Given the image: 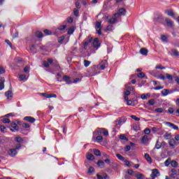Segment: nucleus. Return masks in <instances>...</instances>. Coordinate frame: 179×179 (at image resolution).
I'll list each match as a JSON object with an SVG mask.
<instances>
[{"label": "nucleus", "instance_id": "obj_3", "mask_svg": "<svg viewBox=\"0 0 179 179\" xmlns=\"http://www.w3.org/2000/svg\"><path fill=\"white\" fill-rule=\"evenodd\" d=\"M159 176H160V172L159 171V170L156 169L152 170V173L150 175V177L152 179H155Z\"/></svg>", "mask_w": 179, "mask_h": 179}, {"label": "nucleus", "instance_id": "obj_13", "mask_svg": "<svg viewBox=\"0 0 179 179\" xmlns=\"http://www.w3.org/2000/svg\"><path fill=\"white\" fill-rule=\"evenodd\" d=\"M166 125H169V127H170V128H172L173 129H175L176 131L178 130V126L169 122H165Z\"/></svg>", "mask_w": 179, "mask_h": 179}, {"label": "nucleus", "instance_id": "obj_20", "mask_svg": "<svg viewBox=\"0 0 179 179\" xmlns=\"http://www.w3.org/2000/svg\"><path fill=\"white\" fill-rule=\"evenodd\" d=\"M35 36L38 38H43L44 37V36L43 35V33L40 31H36V33H35Z\"/></svg>", "mask_w": 179, "mask_h": 179}, {"label": "nucleus", "instance_id": "obj_46", "mask_svg": "<svg viewBox=\"0 0 179 179\" xmlns=\"http://www.w3.org/2000/svg\"><path fill=\"white\" fill-rule=\"evenodd\" d=\"M43 33H45L46 36H50V34H52V33L51 32V31H50V30H48V29H45V30H43Z\"/></svg>", "mask_w": 179, "mask_h": 179}, {"label": "nucleus", "instance_id": "obj_38", "mask_svg": "<svg viewBox=\"0 0 179 179\" xmlns=\"http://www.w3.org/2000/svg\"><path fill=\"white\" fill-rule=\"evenodd\" d=\"M164 138L166 140L168 139H171V133H166L164 135Z\"/></svg>", "mask_w": 179, "mask_h": 179}, {"label": "nucleus", "instance_id": "obj_30", "mask_svg": "<svg viewBox=\"0 0 179 179\" xmlns=\"http://www.w3.org/2000/svg\"><path fill=\"white\" fill-rule=\"evenodd\" d=\"M171 163V159L168 158V159L164 162V165H165L166 167H169V166H170Z\"/></svg>", "mask_w": 179, "mask_h": 179}, {"label": "nucleus", "instance_id": "obj_16", "mask_svg": "<svg viewBox=\"0 0 179 179\" xmlns=\"http://www.w3.org/2000/svg\"><path fill=\"white\" fill-rule=\"evenodd\" d=\"M165 13H166L168 16H171V17H174L175 16L174 11H173V10H165Z\"/></svg>", "mask_w": 179, "mask_h": 179}, {"label": "nucleus", "instance_id": "obj_50", "mask_svg": "<svg viewBox=\"0 0 179 179\" xmlns=\"http://www.w3.org/2000/svg\"><path fill=\"white\" fill-rule=\"evenodd\" d=\"M96 29H101V22H96Z\"/></svg>", "mask_w": 179, "mask_h": 179}, {"label": "nucleus", "instance_id": "obj_57", "mask_svg": "<svg viewBox=\"0 0 179 179\" xmlns=\"http://www.w3.org/2000/svg\"><path fill=\"white\" fill-rule=\"evenodd\" d=\"M113 29H114V27L113 25H108L106 27V30L108 31H113Z\"/></svg>", "mask_w": 179, "mask_h": 179}, {"label": "nucleus", "instance_id": "obj_63", "mask_svg": "<svg viewBox=\"0 0 179 179\" xmlns=\"http://www.w3.org/2000/svg\"><path fill=\"white\" fill-rule=\"evenodd\" d=\"M131 118L135 121H141V118L136 117L135 115H131Z\"/></svg>", "mask_w": 179, "mask_h": 179}, {"label": "nucleus", "instance_id": "obj_54", "mask_svg": "<svg viewBox=\"0 0 179 179\" xmlns=\"http://www.w3.org/2000/svg\"><path fill=\"white\" fill-rule=\"evenodd\" d=\"M29 71H30V67L29 66H26L24 68V72H25L26 73H29Z\"/></svg>", "mask_w": 179, "mask_h": 179}, {"label": "nucleus", "instance_id": "obj_24", "mask_svg": "<svg viewBox=\"0 0 179 179\" xmlns=\"http://www.w3.org/2000/svg\"><path fill=\"white\" fill-rule=\"evenodd\" d=\"M133 129L136 131V132H138V131L141 130V127H139L138 124H135L133 125Z\"/></svg>", "mask_w": 179, "mask_h": 179}, {"label": "nucleus", "instance_id": "obj_28", "mask_svg": "<svg viewBox=\"0 0 179 179\" xmlns=\"http://www.w3.org/2000/svg\"><path fill=\"white\" fill-rule=\"evenodd\" d=\"M170 93V91L167 89H164L162 91V96H167Z\"/></svg>", "mask_w": 179, "mask_h": 179}, {"label": "nucleus", "instance_id": "obj_51", "mask_svg": "<svg viewBox=\"0 0 179 179\" xmlns=\"http://www.w3.org/2000/svg\"><path fill=\"white\" fill-rule=\"evenodd\" d=\"M2 122H3V124H9V122H10V120L8 118H3L2 120Z\"/></svg>", "mask_w": 179, "mask_h": 179}, {"label": "nucleus", "instance_id": "obj_47", "mask_svg": "<svg viewBox=\"0 0 179 179\" xmlns=\"http://www.w3.org/2000/svg\"><path fill=\"white\" fill-rule=\"evenodd\" d=\"M75 31V29H73V28H70L68 31H67V34L70 35L71 34H73V32Z\"/></svg>", "mask_w": 179, "mask_h": 179}, {"label": "nucleus", "instance_id": "obj_6", "mask_svg": "<svg viewBox=\"0 0 179 179\" xmlns=\"http://www.w3.org/2000/svg\"><path fill=\"white\" fill-rule=\"evenodd\" d=\"M92 47H94V48H96V50L99 49V48L100 47V42L99 41V38H96L94 39L92 42Z\"/></svg>", "mask_w": 179, "mask_h": 179}, {"label": "nucleus", "instance_id": "obj_8", "mask_svg": "<svg viewBox=\"0 0 179 179\" xmlns=\"http://www.w3.org/2000/svg\"><path fill=\"white\" fill-rule=\"evenodd\" d=\"M24 121H27V122H30L31 124H33L36 122V118L31 116H26L24 117Z\"/></svg>", "mask_w": 179, "mask_h": 179}, {"label": "nucleus", "instance_id": "obj_17", "mask_svg": "<svg viewBox=\"0 0 179 179\" xmlns=\"http://www.w3.org/2000/svg\"><path fill=\"white\" fill-rule=\"evenodd\" d=\"M10 127H11V128H13V129H15V131H19V126H17V124L16 123H15V122H10Z\"/></svg>", "mask_w": 179, "mask_h": 179}, {"label": "nucleus", "instance_id": "obj_12", "mask_svg": "<svg viewBox=\"0 0 179 179\" xmlns=\"http://www.w3.org/2000/svg\"><path fill=\"white\" fill-rule=\"evenodd\" d=\"M118 17L114 16L111 18H110L109 20H108V23H109V24H114L115 23H117Z\"/></svg>", "mask_w": 179, "mask_h": 179}, {"label": "nucleus", "instance_id": "obj_27", "mask_svg": "<svg viewBox=\"0 0 179 179\" xmlns=\"http://www.w3.org/2000/svg\"><path fill=\"white\" fill-rule=\"evenodd\" d=\"M136 178L137 179H144L145 178V176L142 173H138L135 175Z\"/></svg>", "mask_w": 179, "mask_h": 179}, {"label": "nucleus", "instance_id": "obj_11", "mask_svg": "<svg viewBox=\"0 0 179 179\" xmlns=\"http://www.w3.org/2000/svg\"><path fill=\"white\" fill-rule=\"evenodd\" d=\"M63 81L66 82V85H71V83H73L72 80H71V77L68 76L63 77Z\"/></svg>", "mask_w": 179, "mask_h": 179}, {"label": "nucleus", "instance_id": "obj_26", "mask_svg": "<svg viewBox=\"0 0 179 179\" xmlns=\"http://www.w3.org/2000/svg\"><path fill=\"white\" fill-rule=\"evenodd\" d=\"M35 50H38V45L36 46L35 45H31L30 51H32V52H34L36 51Z\"/></svg>", "mask_w": 179, "mask_h": 179}, {"label": "nucleus", "instance_id": "obj_21", "mask_svg": "<svg viewBox=\"0 0 179 179\" xmlns=\"http://www.w3.org/2000/svg\"><path fill=\"white\" fill-rule=\"evenodd\" d=\"M175 145H177V141H176V140H174L173 138H171L169 141V146H171V148H174Z\"/></svg>", "mask_w": 179, "mask_h": 179}, {"label": "nucleus", "instance_id": "obj_59", "mask_svg": "<svg viewBox=\"0 0 179 179\" xmlns=\"http://www.w3.org/2000/svg\"><path fill=\"white\" fill-rule=\"evenodd\" d=\"M161 148H162V145L160 143H159V141H157L155 144V149H160Z\"/></svg>", "mask_w": 179, "mask_h": 179}, {"label": "nucleus", "instance_id": "obj_19", "mask_svg": "<svg viewBox=\"0 0 179 179\" xmlns=\"http://www.w3.org/2000/svg\"><path fill=\"white\" fill-rule=\"evenodd\" d=\"M98 167H100V169H104V166H106V164H104V162L102 160H99L97 162Z\"/></svg>", "mask_w": 179, "mask_h": 179}, {"label": "nucleus", "instance_id": "obj_7", "mask_svg": "<svg viewBox=\"0 0 179 179\" xmlns=\"http://www.w3.org/2000/svg\"><path fill=\"white\" fill-rule=\"evenodd\" d=\"M8 153L9 156H10L11 157H15V156H16V155H17V150L15 148L10 149L8 151Z\"/></svg>", "mask_w": 179, "mask_h": 179}, {"label": "nucleus", "instance_id": "obj_53", "mask_svg": "<svg viewBox=\"0 0 179 179\" xmlns=\"http://www.w3.org/2000/svg\"><path fill=\"white\" fill-rule=\"evenodd\" d=\"M73 13H74V16H79V10L74 8L73 9Z\"/></svg>", "mask_w": 179, "mask_h": 179}, {"label": "nucleus", "instance_id": "obj_45", "mask_svg": "<svg viewBox=\"0 0 179 179\" xmlns=\"http://www.w3.org/2000/svg\"><path fill=\"white\" fill-rule=\"evenodd\" d=\"M90 64H91L90 61L84 60V66H85V68H87V66L90 65Z\"/></svg>", "mask_w": 179, "mask_h": 179}, {"label": "nucleus", "instance_id": "obj_52", "mask_svg": "<svg viewBox=\"0 0 179 179\" xmlns=\"http://www.w3.org/2000/svg\"><path fill=\"white\" fill-rule=\"evenodd\" d=\"M92 173H94V168L93 166H90L88 169V173L92 174Z\"/></svg>", "mask_w": 179, "mask_h": 179}, {"label": "nucleus", "instance_id": "obj_55", "mask_svg": "<svg viewBox=\"0 0 179 179\" xmlns=\"http://www.w3.org/2000/svg\"><path fill=\"white\" fill-rule=\"evenodd\" d=\"M138 78H145V73L141 72L137 74Z\"/></svg>", "mask_w": 179, "mask_h": 179}, {"label": "nucleus", "instance_id": "obj_58", "mask_svg": "<svg viewBox=\"0 0 179 179\" xmlns=\"http://www.w3.org/2000/svg\"><path fill=\"white\" fill-rule=\"evenodd\" d=\"M0 131L1 132H5V131H6V127L5 126L0 125Z\"/></svg>", "mask_w": 179, "mask_h": 179}, {"label": "nucleus", "instance_id": "obj_37", "mask_svg": "<svg viewBox=\"0 0 179 179\" xmlns=\"http://www.w3.org/2000/svg\"><path fill=\"white\" fill-rule=\"evenodd\" d=\"M116 157H117L119 160H121V162H124L125 160V158L120 154H116Z\"/></svg>", "mask_w": 179, "mask_h": 179}, {"label": "nucleus", "instance_id": "obj_43", "mask_svg": "<svg viewBox=\"0 0 179 179\" xmlns=\"http://www.w3.org/2000/svg\"><path fill=\"white\" fill-rule=\"evenodd\" d=\"M166 79H168L171 82H173V76H171V75H170L169 73H166Z\"/></svg>", "mask_w": 179, "mask_h": 179}, {"label": "nucleus", "instance_id": "obj_31", "mask_svg": "<svg viewBox=\"0 0 179 179\" xmlns=\"http://www.w3.org/2000/svg\"><path fill=\"white\" fill-rule=\"evenodd\" d=\"M171 52L174 57H179V52L176 49H172Z\"/></svg>", "mask_w": 179, "mask_h": 179}, {"label": "nucleus", "instance_id": "obj_9", "mask_svg": "<svg viewBox=\"0 0 179 179\" xmlns=\"http://www.w3.org/2000/svg\"><path fill=\"white\" fill-rule=\"evenodd\" d=\"M165 22H166V26H168V27H171V29H172V27H174V22H173V20H171V19L166 18Z\"/></svg>", "mask_w": 179, "mask_h": 179}, {"label": "nucleus", "instance_id": "obj_41", "mask_svg": "<svg viewBox=\"0 0 179 179\" xmlns=\"http://www.w3.org/2000/svg\"><path fill=\"white\" fill-rule=\"evenodd\" d=\"M41 96H43V97H45L46 99H51V97H52V94H48L45 93H42Z\"/></svg>", "mask_w": 179, "mask_h": 179}, {"label": "nucleus", "instance_id": "obj_2", "mask_svg": "<svg viewBox=\"0 0 179 179\" xmlns=\"http://www.w3.org/2000/svg\"><path fill=\"white\" fill-rule=\"evenodd\" d=\"M127 10H125V8H121L118 10V12L115 13L113 15V16H115V17H120V16H124L125 13H126Z\"/></svg>", "mask_w": 179, "mask_h": 179}, {"label": "nucleus", "instance_id": "obj_36", "mask_svg": "<svg viewBox=\"0 0 179 179\" xmlns=\"http://www.w3.org/2000/svg\"><path fill=\"white\" fill-rule=\"evenodd\" d=\"M19 78L20 80H27V76L24 74H21Z\"/></svg>", "mask_w": 179, "mask_h": 179}, {"label": "nucleus", "instance_id": "obj_32", "mask_svg": "<svg viewBox=\"0 0 179 179\" xmlns=\"http://www.w3.org/2000/svg\"><path fill=\"white\" fill-rule=\"evenodd\" d=\"M171 166L172 167H178V163L177 162V161H171Z\"/></svg>", "mask_w": 179, "mask_h": 179}, {"label": "nucleus", "instance_id": "obj_35", "mask_svg": "<svg viewBox=\"0 0 179 179\" xmlns=\"http://www.w3.org/2000/svg\"><path fill=\"white\" fill-rule=\"evenodd\" d=\"M155 112H156V113H167V110H164L163 108H156V109H155Z\"/></svg>", "mask_w": 179, "mask_h": 179}, {"label": "nucleus", "instance_id": "obj_61", "mask_svg": "<svg viewBox=\"0 0 179 179\" xmlns=\"http://www.w3.org/2000/svg\"><path fill=\"white\" fill-rule=\"evenodd\" d=\"M96 141L97 142H103V136H96Z\"/></svg>", "mask_w": 179, "mask_h": 179}, {"label": "nucleus", "instance_id": "obj_1", "mask_svg": "<svg viewBox=\"0 0 179 179\" xmlns=\"http://www.w3.org/2000/svg\"><path fill=\"white\" fill-rule=\"evenodd\" d=\"M50 64L54 65V66H58V62H57V61L52 59L48 58V62L47 61L42 62V65H43L45 68H50Z\"/></svg>", "mask_w": 179, "mask_h": 179}, {"label": "nucleus", "instance_id": "obj_42", "mask_svg": "<svg viewBox=\"0 0 179 179\" xmlns=\"http://www.w3.org/2000/svg\"><path fill=\"white\" fill-rule=\"evenodd\" d=\"M21 127H22V128H30V124L23 122L21 124Z\"/></svg>", "mask_w": 179, "mask_h": 179}, {"label": "nucleus", "instance_id": "obj_56", "mask_svg": "<svg viewBox=\"0 0 179 179\" xmlns=\"http://www.w3.org/2000/svg\"><path fill=\"white\" fill-rule=\"evenodd\" d=\"M120 139L122 141H128V138L124 136V134H122L120 136Z\"/></svg>", "mask_w": 179, "mask_h": 179}, {"label": "nucleus", "instance_id": "obj_25", "mask_svg": "<svg viewBox=\"0 0 179 179\" xmlns=\"http://www.w3.org/2000/svg\"><path fill=\"white\" fill-rule=\"evenodd\" d=\"M96 177H97L98 179H107V178H108V176L106 173L103 174V176H101L99 174H96Z\"/></svg>", "mask_w": 179, "mask_h": 179}, {"label": "nucleus", "instance_id": "obj_60", "mask_svg": "<svg viewBox=\"0 0 179 179\" xmlns=\"http://www.w3.org/2000/svg\"><path fill=\"white\" fill-rule=\"evenodd\" d=\"M15 149L17 150H20V149H22V144L20 143L17 144Z\"/></svg>", "mask_w": 179, "mask_h": 179}, {"label": "nucleus", "instance_id": "obj_64", "mask_svg": "<svg viewBox=\"0 0 179 179\" xmlns=\"http://www.w3.org/2000/svg\"><path fill=\"white\" fill-rule=\"evenodd\" d=\"M131 150V146L130 145H127L124 148V152H129Z\"/></svg>", "mask_w": 179, "mask_h": 179}, {"label": "nucleus", "instance_id": "obj_14", "mask_svg": "<svg viewBox=\"0 0 179 179\" xmlns=\"http://www.w3.org/2000/svg\"><path fill=\"white\" fill-rule=\"evenodd\" d=\"M5 96L8 100H10L13 97V94L10 90H8L5 92Z\"/></svg>", "mask_w": 179, "mask_h": 179}, {"label": "nucleus", "instance_id": "obj_40", "mask_svg": "<svg viewBox=\"0 0 179 179\" xmlns=\"http://www.w3.org/2000/svg\"><path fill=\"white\" fill-rule=\"evenodd\" d=\"M66 29V25H61L57 28V30H59L60 31H64Z\"/></svg>", "mask_w": 179, "mask_h": 179}, {"label": "nucleus", "instance_id": "obj_34", "mask_svg": "<svg viewBox=\"0 0 179 179\" xmlns=\"http://www.w3.org/2000/svg\"><path fill=\"white\" fill-rule=\"evenodd\" d=\"M15 141L18 143H22L23 142V138H22V137L17 136V137H15Z\"/></svg>", "mask_w": 179, "mask_h": 179}, {"label": "nucleus", "instance_id": "obj_48", "mask_svg": "<svg viewBox=\"0 0 179 179\" xmlns=\"http://www.w3.org/2000/svg\"><path fill=\"white\" fill-rule=\"evenodd\" d=\"M64 40H65V36H60L58 41L60 43V44H62L64 43Z\"/></svg>", "mask_w": 179, "mask_h": 179}, {"label": "nucleus", "instance_id": "obj_22", "mask_svg": "<svg viewBox=\"0 0 179 179\" xmlns=\"http://www.w3.org/2000/svg\"><path fill=\"white\" fill-rule=\"evenodd\" d=\"M131 85V83H129L127 85H126V89H127L130 92H135V88L132 86H129Z\"/></svg>", "mask_w": 179, "mask_h": 179}, {"label": "nucleus", "instance_id": "obj_39", "mask_svg": "<svg viewBox=\"0 0 179 179\" xmlns=\"http://www.w3.org/2000/svg\"><path fill=\"white\" fill-rule=\"evenodd\" d=\"M87 160H94V155H93L92 154H88L87 155Z\"/></svg>", "mask_w": 179, "mask_h": 179}, {"label": "nucleus", "instance_id": "obj_29", "mask_svg": "<svg viewBox=\"0 0 179 179\" xmlns=\"http://www.w3.org/2000/svg\"><path fill=\"white\" fill-rule=\"evenodd\" d=\"M148 97L149 99V97H150V94H141L142 100H148Z\"/></svg>", "mask_w": 179, "mask_h": 179}, {"label": "nucleus", "instance_id": "obj_33", "mask_svg": "<svg viewBox=\"0 0 179 179\" xmlns=\"http://www.w3.org/2000/svg\"><path fill=\"white\" fill-rule=\"evenodd\" d=\"M94 155H95V156H101V152L99 150L94 149Z\"/></svg>", "mask_w": 179, "mask_h": 179}, {"label": "nucleus", "instance_id": "obj_18", "mask_svg": "<svg viewBox=\"0 0 179 179\" xmlns=\"http://www.w3.org/2000/svg\"><path fill=\"white\" fill-rule=\"evenodd\" d=\"M148 52H149V51L145 48H143L140 50V53L141 55H148Z\"/></svg>", "mask_w": 179, "mask_h": 179}, {"label": "nucleus", "instance_id": "obj_44", "mask_svg": "<svg viewBox=\"0 0 179 179\" xmlns=\"http://www.w3.org/2000/svg\"><path fill=\"white\" fill-rule=\"evenodd\" d=\"M38 50H41V51H46L45 46L41 45H38Z\"/></svg>", "mask_w": 179, "mask_h": 179}, {"label": "nucleus", "instance_id": "obj_15", "mask_svg": "<svg viewBox=\"0 0 179 179\" xmlns=\"http://www.w3.org/2000/svg\"><path fill=\"white\" fill-rule=\"evenodd\" d=\"M144 158L145 159V160H147L148 163H150V164H152V157H150V155H149V154H145Z\"/></svg>", "mask_w": 179, "mask_h": 179}, {"label": "nucleus", "instance_id": "obj_4", "mask_svg": "<svg viewBox=\"0 0 179 179\" xmlns=\"http://www.w3.org/2000/svg\"><path fill=\"white\" fill-rule=\"evenodd\" d=\"M100 71H101V69H100L99 64L94 66L92 67V74L91 75V76H94V75H97V73H100Z\"/></svg>", "mask_w": 179, "mask_h": 179}, {"label": "nucleus", "instance_id": "obj_5", "mask_svg": "<svg viewBox=\"0 0 179 179\" xmlns=\"http://www.w3.org/2000/svg\"><path fill=\"white\" fill-rule=\"evenodd\" d=\"M98 66L101 71H104V69L108 66V62H107V60H103L99 64H98Z\"/></svg>", "mask_w": 179, "mask_h": 179}, {"label": "nucleus", "instance_id": "obj_62", "mask_svg": "<svg viewBox=\"0 0 179 179\" xmlns=\"http://www.w3.org/2000/svg\"><path fill=\"white\" fill-rule=\"evenodd\" d=\"M161 40L162 41H164V42H167V36H164V35H162L161 36Z\"/></svg>", "mask_w": 179, "mask_h": 179}, {"label": "nucleus", "instance_id": "obj_10", "mask_svg": "<svg viewBox=\"0 0 179 179\" xmlns=\"http://www.w3.org/2000/svg\"><path fill=\"white\" fill-rule=\"evenodd\" d=\"M5 89V78L0 76V90Z\"/></svg>", "mask_w": 179, "mask_h": 179}, {"label": "nucleus", "instance_id": "obj_49", "mask_svg": "<svg viewBox=\"0 0 179 179\" xmlns=\"http://www.w3.org/2000/svg\"><path fill=\"white\" fill-rule=\"evenodd\" d=\"M148 104L150 106H155V99H151L148 101Z\"/></svg>", "mask_w": 179, "mask_h": 179}, {"label": "nucleus", "instance_id": "obj_23", "mask_svg": "<svg viewBox=\"0 0 179 179\" xmlns=\"http://www.w3.org/2000/svg\"><path fill=\"white\" fill-rule=\"evenodd\" d=\"M141 143L143 145H145V143H148V136L145 135L141 138Z\"/></svg>", "mask_w": 179, "mask_h": 179}]
</instances>
